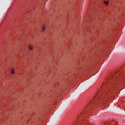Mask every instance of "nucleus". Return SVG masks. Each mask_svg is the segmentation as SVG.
<instances>
[{"instance_id":"nucleus-1","label":"nucleus","mask_w":125,"mask_h":125,"mask_svg":"<svg viewBox=\"0 0 125 125\" xmlns=\"http://www.w3.org/2000/svg\"><path fill=\"white\" fill-rule=\"evenodd\" d=\"M104 3L105 5H108V3H109V2L108 1H104Z\"/></svg>"},{"instance_id":"nucleus-2","label":"nucleus","mask_w":125,"mask_h":125,"mask_svg":"<svg viewBox=\"0 0 125 125\" xmlns=\"http://www.w3.org/2000/svg\"><path fill=\"white\" fill-rule=\"evenodd\" d=\"M29 48L30 50H32L33 49V46L29 45Z\"/></svg>"},{"instance_id":"nucleus-3","label":"nucleus","mask_w":125,"mask_h":125,"mask_svg":"<svg viewBox=\"0 0 125 125\" xmlns=\"http://www.w3.org/2000/svg\"><path fill=\"white\" fill-rule=\"evenodd\" d=\"M11 74H12V75H13L14 74V69L11 70Z\"/></svg>"},{"instance_id":"nucleus-4","label":"nucleus","mask_w":125,"mask_h":125,"mask_svg":"<svg viewBox=\"0 0 125 125\" xmlns=\"http://www.w3.org/2000/svg\"><path fill=\"white\" fill-rule=\"evenodd\" d=\"M44 30H45V26L44 25L43 26V27H42V31H44Z\"/></svg>"}]
</instances>
